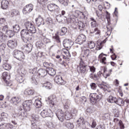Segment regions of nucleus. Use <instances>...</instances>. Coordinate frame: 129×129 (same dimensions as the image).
I'll list each match as a JSON object with an SVG mask.
<instances>
[{
	"label": "nucleus",
	"instance_id": "nucleus-1",
	"mask_svg": "<svg viewBox=\"0 0 129 129\" xmlns=\"http://www.w3.org/2000/svg\"><path fill=\"white\" fill-rule=\"evenodd\" d=\"M24 26L26 29H23L21 31V39L24 43H28L33 38L29 32H30L31 34H35L37 32V29L31 22L27 21L25 22Z\"/></svg>",
	"mask_w": 129,
	"mask_h": 129
},
{
	"label": "nucleus",
	"instance_id": "nucleus-2",
	"mask_svg": "<svg viewBox=\"0 0 129 129\" xmlns=\"http://www.w3.org/2000/svg\"><path fill=\"white\" fill-rule=\"evenodd\" d=\"M102 98V94L101 93L97 94L93 93L90 95V101L92 104H95L98 101H100Z\"/></svg>",
	"mask_w": 129,
	"mask_h": 129
},
{
	"label": "nucleus",
	"instance_id": "nucleus-3",
	"mask_svg": "<svg viewBox=\"0 0 129 129\" xmlns=\"http://www.w3.org/2000/svg\"><path fill=\"white\" fill-rule=\"evenodd\" d=\"M9 30V26L8 25L3 26L2 32H0V42H2V43H5V42H6L7 40V35H6V34Z\"/></svg>",
	"mask_w": 129,
	"mask_h": 129
},
{
	"label": "nucleus",
	"instance_id": "nucleus-4",
	"mask_svg": "<svg viewBox=\"0 0 129 129\" xmlns=\"http://www.w3.org/2000/svg\"><path fill=\"white\" fill-rule=\"evenodd\" d=\"M13 56L14 58L19 60V61H23L25 59V54L24 52L19 51L18 50H15L13 52Z\"/></svg>",
	"mask_w": 129,
	"mask_h": 129
},
{
	"label": "nucleus",
	"instance_id": "nucleus-5",
	"mask_svg": "<svg viewBox=\"0 0 129 129\" xmlns=\"http://www.w3.org/2000/svg\"><path fill=\"white\" fill-rule=\"evenodd\" d=\"M87 68H88V66H87L84 62L81 61L80 62V70L78 72L82 73V74H86V73H87V71H88L86 70Z\"/></svg>",
	"mask_w": 129,
	"mask_h": 129
},
{
	"label": "nucleus",
	"instance_id": "nucleus-6",
	"mask_svg": "<svg viewBox=\"0 0 129 129\" xmlns=\"http://www.w3.org/2000/svg\"><path fill=\"white\" fill-rule=\"evenodd\" d=\"M33 105V102L31 100H27L23 102V106L26 111H30Z\"/></svg>",
	"mask_w": 129,
	"mask_h": 129
},
{
	"label": "nucleus",
	"instance_id": "nucleus-7",
	"mask_svg": "<svg viewBox=\"0 0 129 129\" xmlns=\"http://www.w3.org/2000/svg\"><path fill=\"white\" fill-rule=\"evenodd\" d=\"M40 114L42 117H51L53 116V113L50 109L43 110Z\"/></svg>",
	"mask_w": 129,
	"mask_h": 129
},
{
	"label": "nucleus",
	"instance_id": "nucleus-8",
	"mask_svg": "<svg viewBox=\"0 0 129 129\" xmlns=\"http://www.w3.org/2000/svg\"><path fill=\"white\" fill-rule=\"evenodd\" d=\"M48 102L50 105V106H55L57 105V99L56 98V96L55 95H51L48 98Z\"/></svg>",
	"mask_w": 129,
	"mask_h": 129
},
{
	"label": "nucleus",
	"instance_id": "nucleus-9",
	"mask_svg": "<svg viewBox=\"0 0 129 129\" xmlns=\"http://www.w3.org/2000/svg\"><path fill=\"white\" fill-rule=\"evenodd\" d=\"M18 45V42L16 39L9 40L7 43V45L10 49H15Z\"/></svg>",
	"mask_w": 129,
	"mask_h": 129
},
{
	"label": "nucleus",
	"instance_id": "nucleus-10",
	"mask_svg": "<svg viewBox=\"0 0 129 129\" xmlns=\"http://www.w3.org/2000/svg\"><path fill=\"white\" fill-rule=\"evenodd\" d=\"M56 115L60 121H64L65 114H64L62 110H58L56 112Z\"/></svg>",
	"mask_w": 129,
	"mask_h": 129
},
{
	"label": "nucleus",
	"instance_id": "nucleus-11",
	"mask_svg": "<svg viewBox=\"0 0 129 129\" xmlns=\"http://www.w3.org/2000/svg\"><path fill=\"white\" fill-rule=\"evenodd\" d=\"M86 41V36L84 34H80L78 36V38L76 39V41L79 44H83L84 42Z\"/></svg>",
	"mask_w": 129,
	"mask_h": 129
},
{
	"label": "nucleus",
	"instance_id": "nucleus-12",
	"mask_svg": "<svg viewBox=\"0 0 129 129\" xmlns=\"http://www.w3.org/2000/svg\"><path fill=\"white\" fill-rule=\"evenodd\" d=\"M33 6L32 4L26 5L23 12L24 14H29L33 11Z\"/></svg>",
	"mask_w": 129,
	"mask_h": 129
},
{
	"label": "nucleus",
	"instance_id": "nucleus-13",
	"mask_svg": "<svg viewBox=\"0 0 129 129\" xmlns=\"http://www.w3.org/2000/svg\"><path fill=\"white\" fill-rule=\"evenodd\" d=\"M25 74H26L25 72H23L22 71H21V72H19L18 76L17 77V81H18L19 83H23V82H24V78L25 77Z\"/></svg>",
	"mask_w": 129,
	"mask_h": 129
},
{
	"label": "nucleus",
	"instance_id": "nucleus-14",
	"mask_svg": "<svg viewBox=\"0 0 129 129\" xmlns=\"http://www.w3.org/2000/svg\"><path fill=\"white\" fill-rule=\"evenodd\" d=\"M36 25L37 27H40L41 25H44V19L41 16H39L37 18L35 19Z\"/></svg>",
	"mask_w": 129,
	"mask_h": 129
},
{
	"label": "nucleus",
	"instance_id": "nucleus-15",
	"mask_svg": "<svg viewBox=\"0 0 129 129\" xmlns=\"http://www.w3.org/2000/svg\"><path fill=\"white\" fill-rule=\"evenodd\" d=\"M103 55L106 56V54L101 53L98 56V58L100 59V62L104 65H108V63L106 62V57H103Z\"/></svg>",
	"mask_w": 129,
	"mask_h": 129
},
{
	"label": "nucleus",
	"instance_id": "nucleus-16",
	"mask_svg": "<svg viewBox=\"0 0 129 129\" xmlns=\"http://www.w3.org/2000/svg\"><path fill=\"white\" fill-rule=\"evenodd\" d=\"M54 82L57 84H60V85L64 84V80H63L61 76H56L54 78Z\"/></svg>",
	"mask_w": 129,
	"mask_h": 129
},
{
	"label": "nucleus",
	"instance_id": "nucleus-17",
	"mask_svg": "<svg viewBox=\"0 0 129 129\" xmlns=\"http://www.w3.org/2000/svg\"><path fill=\"white\" fill-rule=\"evenodd\" d=\"M37 73L39 76L41 77H45L47 74H48L47 70H45L44 69H40L38 70Z\"/></svg>",
	"mask_w": 129,
	"mask_h": 129
},
{
	"label": "nucleus",
	"instance_id": "nucleus-18",
	"mask_svg": "<svg viewBox=\"0 0 129 129\" xmlns=\"http://www.w3.org/2000/svg\"><path fill=\"white\" fill-rule=\"evenodd\" d=\"M20 102H21V98L19 97H13L11 100V103H13V104L15 105H17V104L20 103Z\"/></svg>",
	"mask_w": 129,
	"mask_h": 129
},
{
	"label": "nucleus",
	"instance_id": "nucleus-19",
	"mask_svg": "<svg viewBox=\"0 0 129 129\" xmlns=\"http://www.w3.org/2000/svg\"><path fill=\"white\" fill-rule=\"evenodd\" d=\"M63 45L64 48H70L71 47V40L70 39H66L63 41Z\"/></svg>",
	"mask_w": 129,
	"mask_h": 129
},
{
	"label": "nucleus",
	"instance_id": "nucleus-20",
	"mask_svg": "<svg viewBox=\"0 0 129 129\" xmlns=\"http://www.w3.org/2000/svg\"><path fill=\"white\" fill-rule=\"evenodd\" d=\"M78 26L80 31H82V30H84V29H86L87 23L80 21L78 23Z\"/></svg>",
	"mask_w": 129,
	"mask_h": 129
},
{
	"label": "nucleus",
	"instance_id": "nucleus-21",
	"mask_svg": "<svg viewBox=\"0 0 129 129\" xmlns=\"http://www.w3.org/2000/svg\"><path fill=\"white\" fill-rule=\"evenodd\" d=\"M52 39H54L55 40V42L56 43H58V44H60L61 43V39L59 37V32H57L55 33L54 35L52 36Z\"/></svg>",
	"mask_w": 129,
	"mask_h": 129
},
{
	"label": "nucleus",
	"instance_id": "nucleus-22",
	"mask_svg": "<svg viewBox=\"0 0 129 129\" xmlns=\"http://www.w3.org/2000/svg\"><path fill=\"white\" fill-rule=\"evenodd\" d=\"M107 101L110 103H116V101H117V99L115 97L109 96L107 98Z\"/></svg>",
	"mask_w": 129,
	"mask_h": 129
},
{
	"label": "nucleus",
	"instance_id": "nucleus-23",
	"mask_svg": "<svg viewBox=\"0 0 129 129\" xmlns=\"http://www.w3.org/2000/svg\"><path fill=\"white\" fill-rule=\"evenodd\" d=\"M30 82L33 84V85H38V79L37 78V76H33L30 78Z\"/></svg>",
	"mask_w": 129,
	"mask_h": 129
},
{
	"label": "nucleus",
	"instance_id": "nucleus-24",
	"mask_svg": "<svg viewBox=\"0 0 129 129\" xmlns=\"http://www.w3.org/2000/svg\"><path fill=\"white\" fill-rule=\"evenodd\" d=\"M8 6H9V1L7 0H3L1 3L2 9L6 10V9H8Z\"/></svg>",
	"mask_w": 129,
	"mask_h": 129
},
{
	"label": "nucleus",
	"instance_id": "nucleus-25",
	"mask_svg": "<svg viewBox=\"0 0 129 129\" xmlns=\"http://www.w3.org/2000/svg\"><path fill=\"white\" fill-rule=\"evenodd\" d=\"M64 117L67 120H70L73 117V116L70 112L66 111L64 113Z\"/></svg>",
	"mask_w": 129,
	"mask_h": 129
},
{
	"label": "nucleus",
	"instance_id": "nucleus-26",
	"mask_svg": "<svg viewBox=\"0 0 129 129\" xmlns=\"http://www.w3.org/2000/svg\"><path fill=\"white\" fill-rule=\"evenodd\" d=\"M47 73L50 76H54V75H56V71L52 68H48L47 69Z\"/></svg>",
	"mask_w": 129,
	"mask_h": 129
},
{
	"label": "nucleus",
	"instance_id": "nucleus-27",
	"mask_svg": "<svg viewBox=\"0 0 129 129\" xmlns=\"http://www.w3.org/2000/svg\"><path fill=\"white\" fill-rule=\"evenodd\" d=\"M24 93L25 95H33L34 93H35V91L34 90L27 89L24 91Z\"/></svg>",
	"mask_w": 129,
	"mask_h": 129
},
{
	"label": "nucleus",
	"instance_id": "nucleus-28",
	"mask_svg": "<svg viewBox=\"0 0 129 129\" xmlns=\"http://www.w3.org/2000/svg\"><path fill=\"white\" fill-rule=\"evenodd\" d=\"M90 20L91 21V27L92 28H96V27H98V24H97V22H96L95 19H94V18L92 17L90 18Z\"/></svg>",
	"mask_w": 129,
	"mask_h": 129
},
{
	"label": "nucleus",
	"instance_id": "nucleus-29",
	"mask_svg": "<svg viewBox=\"0 0 129 129\" xmlns=\"http://www.w3.org/2000/svg\"><path fill=\"white\" fill-rule=\"evenodd\" d=\"M2 78L5 81L6 80H10L11 79V76L7 72H4L2 75Z\"/></svg>",
	"mask_w": 129,
	"mask_h": 129
},
{
	"label": "nucleus",
	"instance_id": "nucleus-30",
	"mask_svg": "<svg viewBox=\"0 0 129 129\" xmlns=\"http://www.w3.org/2000/svg\"><path fill=\"white\" fill-rule=\"evenodd\" d=\"M59 11L60 8L59 7V6H58L56 4H54L52 13H53L55 14H59V13H60Z\"/></svg>",
	"mask_w": 129,
	"mask_h": 129
},
{
	"label": "nucleus",
	"instance_id": "nucleus-31",
	"mask_svg": "<svg viewBox=\"0 0 129 129\" xmlns=\"http://www.w3.org/2000/svg\"><path fill=\"white\" fill-rule=\"evenodd\" d=\"M25 49L26 52L30 53V52H31L33 49V45H32L31 43H28L25 46Z\"/></svg>",
	"mask_w": 129,
	"mask_h": 129
},
{
	"label": "nucleus",
	"instance_id": "nucleus-32",
	"mask_svg": "<svg viewBox=\"0 0 129 129\" xmlns=\"http://www.w3.org/2000/svg\"><path fill=\"white\" fill-rule=\"evenodd\" d=\"M115 103L119 106H123V105H124V101L121 98L117 99V101Z\"/></svg>",
	"mask_w": 129,
	"mask_h": 129
},
{
	"label": "nucleus",
	"instance_id": "nucleus-33",
	"mask_svg": "<svg viewBox=\"0 0 129 129\" xmlns=\"http://www.w3.org/2000/svg\"><path fill=\"white\" fill-rule=\"evenodd\" d=\"M91 34H94L95 35L100 36V30L97 27L94 28L93 29V31L91 32Z\"/></svg>",
	"mask_w": 129,
	"mask_h": 129
},
{
	"label": "nucleus",
	"instance_id": "nucleus-34",
	"mask_svg": "<svg viewBox=\"0 0 129 129\" xmlns=\"http://www.w3.org/2000/svg\"><path fill=\"white\" fill-rule=\"evenodd\" d=\"M19 15V11H17L15 9L13 10L10 12L9 15L10 16L11 18H13L14 16H18Z\"/></svg>",
	"mask_w": 129,
	"mask_h": 129
},
{
	"label": "nucleus",
	"instance_id": "nucleus-35",
	"mask_svg": "<svg viewBox=\"0 0 129 129\" xmlns=\"http://www.w3.org/2000/svg\"><path fill=\"white\" fill-rule=\"evenodd\" d=\"M34 105H35L37 108H40L41 106H42V102L39 99L35 100V102L34 103Z\"/></svg>",
	"mask_w": 129,
	"mask_h": 129
},
{
	"label": "nucleus",
	"instance_id": "nucleus-36",
	"mask_svg": "<svg viewBox=\"0 0 129 129\" xmlns=\"http://www.w3.org/2000/svg\"><path fill=\"white\" fill-rule=\"evenodd\" d=\"M13 32L14 33H19L20 32V25L18 24H16L15 25L13 26Z\"/></svg>",
	"mask_w": 129,
	"mask_h": 129
},
{
	"label": "nucleus",
	"instance_id": "nucleus-37",
	"mask_svg": "<svg viewBox=\"0 0 129 129\" xmlns=\"http://www.w3.org/2000/svg\"><path fill=\"white\" fill-rule=\"evenodd\" d=\"M98 86L99 87V88L102 89L104 91H106L107 88H108V86L107 85H104L103 84H98Z\"/></svg>",
	"mask_w": 129,
	"mask_h": 129
},
{
	"label": "nucleus",
	"instance_id": "nucleus-38",
	"mask_svg": "<svg viewBox=\"0 0 129 129\" xmlns=\"http://www.w3.org/2000/svg\"><path fill=\"white\" fill-rule=\"evenodd\" d=\"M59 3L62 5L63 7H67L69 4V0H58Z\"/></svg>",
	"mask_w": 129,
	"mask_h": 129
},
{
	"label": "nucleus",
	"instance_id": "nucleus-39",
	"mask_svg": "<svg viewBox=\"0 0 129 129\" xmlns=\"http://www.w3.org/2000/svg\"><path fill=\"white\" fill-rule=\"evenodd\" d=\"M5 35H7L8 36H9V37L10 38H12V37H14V36H15V32L14 31H13L12 30H9L6 34Z\"/></svg>",
	"mask_w": 129,
	"mask_h": 129
},
{
	"label": "nucleus",
	"instance_id": "nucleus-40",
	"mask_svg": "<svg viewBox=\"0 0 129 129\" xmlns=\"http://www.w3.org/2000/svg\"><path fill=\"white\" fill-rule=\"evenodd\" d=\"M65 126L68 127V128L73 129L74 128V125L73 123L70 122H66L65 123Z\"/></svg>",
	"mask_w": 129,
	"mask_h": 129
},
{
	"label": "nucleus",
	"instance_id": "nucleus-41",
	"mask_svg": "<svg viewBox=\"0 0 129 129\" xmlns=\"http://www.w3.org/2000/svg\"><path fill=\"white\" fill-rule=\"evenodd\" d=\"M46 89H51L52 88V84L50 82H46L44 84L43 86Z\"/></svg>",
	"mask_w": 129,
	"mask_h": 129
},
{
	"label": "nucleus",
	"instance_id": "nucleus-42",
	"mask_svg": "<svg viewBox=\"0 0 129 129\" xmlns=\"http://www.w3.org/2000/svg\"><path fill=\"white\" fill-rule=\"evenodd\" d=\"M75 19H76V17L74 16V15H70L68 20L71 23H73L75 22Z\"/></svg>",
	"mask_w": 129,
	"mask_h": 129
},
{
	"label": "nucleus",
	"instance_id": "nucleus-43",
	"mask_svg": "<svg viewBox=\"0 0 129 129\" xmlns=\"http://www.w3.org/2000/svg\"><path fill=\"white\" fill-rule=\"evenodd\" d=\"M88 45L90 49H93V48L95 47V43L93 41H89Z\"/></svg>",
	"mask_w": 129,
	"mask_h": 129
},
{
	"label": "nucleus",
	"instance_id": "nucleus-44",
	"mask_svg": "<svg viewBox=\"0 0 129 129\" xmlns=\"http://www.w3.org/2000/svg\"><path fill=\"white\" fill-rule=\"evenodd\" d=\"M3 66L5 70H10L12 69V66L9 63H4Z\"/></svg>",
	"mask_w": 129,
	"mask_h": 129
},
{
	"label": "nucleus",
	"instance_id": "nucleus-45",
	"mask_svg": "<svg viewBox=\"0 0 129 129\" xmlns=\"http://www.w3.org/2000/svg\"><path fill=\"white\" fill-rule=\"evenodd\" d=\"M84 55L86 57H88V56H90L91 55V50L89 49H87L84 50Z\"/></svg>",
	"mask_w": 129,
	"mask_h": 129
},
{
	"label": "nucleus",
	"instance_id": "nucleus-46",
	"mask_svg": "<svg viewBox=\"0 0 129 129\" xmlns=\"http://www.w3.org/2000/svg\"><path fill=\"white\" fill-rule=\"evenodd\" d=\"M61 54H64L67 57H71L70 52L67 49H64L61 51Z\"/></svg>",
	"mask_w": 129,
	"mask_h": 129
},
{
	"label": "nucleus",
	"instance_id": "nucleus-47",
	"mask_svg": "<svg viewBox=\"0 0 129 129\" xmlns=\"http://www.w3.org/2000/svg\"><path fill=\"white\" fill-rule=\"evenodd\" d=\"M66 33H67V28L66 27L62 28L60 33V36H64Z\"/></svg>",
	"mask_w": 129,
	"mask_h": 129
},
{
	"label": "nucleus",
	"instance_id": "nucleus-48",
	"mask_svg": "<svg viewBox=\"0 0 129 129\" xmlns=\"http://www.w3.org/2000/svg\"><path fill=\"white\" fill-rule=\"evenodd\" d=\"M54 6H55V4H51L47 6V9L48 11L52 13L53 9L54 8Z\"/></svg>",
	"mask_w": 129,
	"mask_h": 129
},
{
	"label": "nucleus",
	"instance_id": "nucleus-49",
	"mask_svg": "<svg viewBox=\"0 0 129 129\" xmlns=\"http://www.w3.org/2000/svg\"><path fill=\"white\" fill-rule=\"evenodd\" d=\"M33 121H38L39 120V116L38 115L32 114L31 116Z\"/></svg>",
	"mask_w": 129,
	"mask_h": 129
},
{
	"label": "nucleus",
	"instance_id": "nucleus-50",
	"mask_svg": "<svg viewBox=\"0 0 129 129\" xmlns=\"http://www.w3.org/2000/svg\"><path fill=\"white\" fill-rule=\"evenodd\" d=\"M77 122H78V124H84V123H85L83 117H80L78 120H77Z\"/></svg>",
	"mask_w": 129,
	"mask_h": 129
},
{
	"label": "nucleus",
	"instance_id": "nucleus-51",
	"mask_svg": "<svg viewBox=\"0 0 129 129\" xmlns=\"http://www.w3.org/2000/svg\"><path fill=\"white\" fill-rule=\"evenodd\" d=\"M37 2L40 5H42V6H45L47 3H48V0H37Z\"/></svg>",
	"mask_w": 129,
	"mask_h": 129
},
{
	"label": "nucleus",
	"instance_id": "nucleus-52",
	"mask_svg": "<svg viewBox=\"0 0 129 129\" xmlns=\"http://www.w3.org/2000/svg\"><path fill=\"white\" fill-rule=\"evenodd\" d=\"M18 116L21 118V117H25V112H24V110L22 109H21V110L19 111L18 113Z\"/></svg>",
	"mask_w": 129,
	"mask_h": 129
},
{
	"label": "nucleus",
	"instance_id": "nucleus-53",
	"mask_svg": "<svg viewBox=\"0 0 129 129\" xmlns=\"http://www.w3.org/2000/svg\"><path fill=\"white\" fill-rule=\"evenodd\" d=\"M90 86L91 89H93V90H95V89H96L97 88V85L94 83H91L90 85Z\"/></svg>",
	"mask_w": 129,
	"mask_h": 129
},
{
	"label": "nucleus",
	"instance_id": "nucleus-54",
	"mask_svg": "<svg viewBox=\"0 0 129 129\" xmlns=\"http://www.w3.org/2000/svg\"><path fill=\"white\" fill-rule=\"evenodd\" d=\"M80 100L81 102H82L83 104H85V103L86 101H87V99L86 98V97L83 96L80 99Z\"/></svg>",
	"mask_w": 129,
	"mask_h": 129
},
{
	"label": "nucleus",
	"instance_id": "nucleus-55",
	"mask_svg": "<svg viewBox=\"0 0 129 129\" xmlns=\"http://www.w3.org/2000/svg\"><path fill=\"white\" fill-rule=\"evenodd\" d=\"M70 112L73 116H76V114H77V110L76 109H72Z\"/></svg>",
	"mask_w": 129,
	"mask_h": 129
},
{
	"label": "nucleus",
	"instance_id": "nucleus-56",
	"mask_svg": "<svg viewBox=\"0 0 129 129\" xmlns=\"http://www.w3.org/2000/svg\"><path fill=\"white\" fill-rule=\"evenodd\" d=\"M90 69V71L92 72V73H94L96 71V69L94 66H89L88 67V68Z\"/></svg>",
	"mask_w": 129,
	"mask_h": 129
},
{
	"label": "nucleus",
	"instance_id": "nucleus-57",
	"mask_svg": "<svg viewBox=\"0 0 129 129\" xmlns=\"http://www.w3.org/2000/svg\"><path fill=\"white\" fill-rule=\"evenodd\" d=\"M107 32L106 33L107 36H110V34H111V31H112V28H109L108 26H107Z\"/></svg>",
	"mask_w": 129,
	"mask_h": 129
},
{
	"label": "nucleus",
	"instance_id": "nucleus-58",
	"mask_svg": "<svg viewBox=\"0 0 129 129\" xmlns=\"http://www.w3.org/2000/svg\"><path fill=\"white\" fill-rule=\"evenodd\" d=\"M42 40L45 44H48V43H50L51 42L50 39L47 38L46 37L43 38Z\"/></svg>",
	"mask_w": 129,
	"mask_h": 129
},
{
	"label": "nucleus",
	"instance_id": "nucleus-59",
	"mask_svg": "<svg viewBox=\"0 0 129 129\" xmlns=\"http://www.w3.org/2000/svg\"><path fill=\"white\" fill-rule=\"evenodd\" d=\"M56 20L58 23H62V16L61 15L56 16Z\"/></svg>",
	"mask_w": 129,
	"mask_h": 129
},
{
	"label": "nucleus",
	"instance_id": "nucleus-60",
	"mask_svg": "<svg viewBox=\"0 0 129 129\" xmlns=\"http://www.w3.org/2000/svg\"><path fill=\"white\" fill-rule=\"evenodd\" d=\"M77 4H78V3L77 2V1L76 0H74L72 2V8H74V7H76Z\"/></svg>",
	"mask_w": 129,
	"mask_h": 129
},
{
	"label": "nucleus",
	"instance_id": "nucleus-61",
	"mask_svg": "<svg viewBox=\"0 0 129 129\" xmlns=\"http://www.w3.org/2000/svg\"><path fill=\"white\" fill-rule=\"evenodd\" d=\"M107 69L105 67H101L100 71H101V72H102L103 71V73H105V72H106Z\"/></svg>",
	"mask_w": 129,
	"mask_h": 129
},
{
	"label": "nucleus",
	"instance_id": "nucleus-62",
	"mask_svg": "<svg viewBox=\"0 0 129 129\" xmlns=\"http://www.w3.org/2000/svg\"><path fill=\"white\" fill-rule=\"evenodd\" d=\"M119 125L120 126V128L123 129L124 128V125H123V123H122V121L120 120L119 121Z\"/></svg>",
	"mask_w": 129,
	"mask_h": 129
},
{
	"label": "nucleus",
	"instance_id": "nucleus-63",
	"mask_svg": "<svg viewBox=\"0 0 129 129\" xmlns=\"http://www.w3.org/2000/svg\"><path fill=\"white\" fill-rule=\"evenodd\" d=\"M31 128L32 129H37L38 126L37 125V124L36 123H32L31 125Z\"/></svg>",
	"mask_w": 129,
	"mask_h": 129
},
{
	"label": "nucleus",
	"instance_id": "nucleus-64",
	"mask_svg": "<svg viewBox=\"0 0 129 129\" xmlns=\"http://www.w3.org/2000/svg\"><path fill=\"white\" fill-rule=\"evenodd\" d=\"M97 129H105V127L103 125H99Z\"/></svg>",
	"mask_w": 129,
	"mask_h": 129
}]
</instances>
